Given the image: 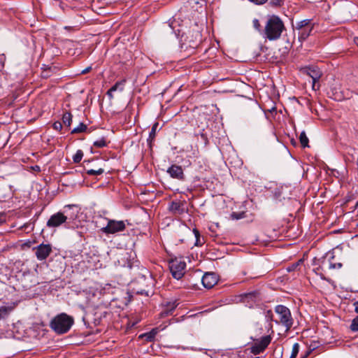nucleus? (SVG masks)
<instances>
[{"label": "nucleus", "mask_w": 358, "mask_h": 358, "mask_svg": "<svg viewBox=\"0 0 358 358\" xmlns=\"http://www.w3.org/2000/svg\"><path fill=\"white\" fill-rule=\"evenodd\" d=\"M117 262L119 266L124 268L123 275H119L117 273L115 275V280L120 287H116L113 285V289H115L113 290V295H115L113 297V301H120V303L118 305V307H120L122 305L127 306L131 300V295L127 289V285L130 282L128 273L131 266L127 262V257L126 260H122V262H120V259H117Z\"/></svg>", "instance_id": "nucleus-1"}, {"label": "nucleus", "mask_w": 358, "mask_h": 358, "mask_svg": "<svg viewBox=\"0 0 358 358\" xmlns=\"http://www.w3.org/2000/svg\"><path fill=\"white\" fill-rule=\"evenodd\" d=\"M285 30L284 22L275 15L268 16L262 29V37L268 41L279 39L282 31Z\"/></svg>", "instance_id": "nucleus-2"}, {"label": "nucleus", "mask_w": 358, "mask_h": 358, "mask_svg": "<svg viewBox=\"0 0 358 358\" xmlns=\"http://www.w3.org/2000/svg\"><path fill=\"white\" fill-rule=\"evenodd\" d=\"M74 323L71 316L66 313H61L55 316L50 322V327L58 334L68 332Z\"/></svg>", "instance_id": "nucleus-3"}, {"label": "nucleus", "mask_w": 358, "mask_h": 358, "mask_svg": "<svg viewBox=\"0 0 358 358\" xmlns=\"http://www.w3.org/2000/svg\"><path fill=\"white\" fill-rule=\"evenodd\" d=\"M275 312L279 317L278 320H275V323L280 324L284 326L287 330H289L294 323L289 309L285 306L278 305L275 308Z\"/></svg>", "instance_id": "nucleus-4"}, {"label": "nucleus", "mask_w": 358, "mask_h": 358, "mask_svg": "<svg viewBox=\"0 0 358 358\" xmlns=\"http://www.w3.org/2000/svg\"><path fill=\"white\" fill-rule=\"evenodd\" d=\"M169 268L173 277L179 280L185 274L186 263L181 259L176 258L169 262Z\"/></svg>", "instance_id": "nucleus-5"}, {"label": "nucleus", "mask_w": 358, "mask_h": 358, "mask_svg": "<svg viewBox=\"0 0 358 358\" xmlns=\"http://www.w3.org/2000/svg\"><path fill=\"white\" fill-rule=\"evenodd\" d=\"M271 341V336H262L260 339L256 340L250 348V352L255 355H259L263 352Z\"/></svg>", "instance_id": "nucleus-6"}, {"label": "nucleus", "mask_w": 358, "mask_h": 358, "mask_svg": "<svg viewBox=\"0 0 358 358\" xmlns=\"http://www.w3.org/2000/svg\"><path fill=\"white\" fill-rule=\"evenodd\" d=\"M304 72L312 78V88L313 90H319L320 85L316 83L320 80L322 73L320 69L317 66L307 67Z\"/></svg>", "instance_id": "nucleus-7"}, {"label": "nucleus", "mask_w": 358, "mask_h": 358, "mask_svg": "<svg viewBox=\"0 0 358 358\" xmlns=\"http://www.w3.org/2000/svg\"><path fill=\"white\" fill-rule=\"evenodd\" d=\"M67 220V217L61 212L53 214L47 222V227L55 228L61 226Z\"/></svg>", "instance_id": "nucleus-8"}, {"label": "nucleus", "mask_w": 358, "mask_h": 358, "mask_svg": "<svg viewBox=\"0 0 358 358\" xmlns=\"http://www.w3.org/2000/svg\"><path fill=\"white\" fill-rule=\"evenodd\" d=\"M36 258L43 261L45 260L52 252V246L50 244H40L34 248Z\"/></svg>", "instance_id": "nucleus-9"}, {"label": "nucleus", "mask_w": 358, "mask_h": 358, "mask_svg": "<svg viewBox=\"0 0 358 358\" xmlns=\"http://www.w3.org/2000/svg\"><path fill=\"white\" fill-rule=\"evenodd\" d=\"M167 173L171 178L178 180L183 181L185 179V176L181 166L177 164H172L166 171Z\"/></svg>", "instance_id": "nucleus-10"}, {"label": "nucleus", "mask_w": 358, "mask_h": 358, "mask_svg": "<svg viewBox=\"0 0 358 358\" xmlns=\"http://www.w3.org/2000/svg\"><path fill=\"white\" fill-rule=\"evenodd\" d=\"M185 41L188 43L189 47H196L201 41V35L199 31H189L185 34Z\"/></svg>", "instance_id": "nucleus-11"}, {"label": "nucleus", "mask_w": 358, "mask_h": 358, "mask_svg": "<svg viewBox=\"0 0 358 358\" xmlns=\"http://www.w3.org/2000/svg\"><path fill=\"white\" fill-rule=\"evenodd\" d=\"M201 282L204 287L212 288L217 282V278L214 273H206L201 278Z\"/></svg>", "instance_id": "nucleus-12"}, {"label": "nucleus", "mask_w": 358, "mask_h": 358, "mask_svg": "<svg viewBox=\"0 0 358 358\" xmlns=\"http://www.w3.org/2000/svg\"><path fill=\"white\" fill-rule=\"evenodd\" d=\"M184 203L181 201H173L169 206V210L173 215H180L185 212Z\"/></svg>", "instance_id": "nucleus-13"}, {"label": "nucleus", "mask_w": 358, "mask_h": 358, "mask_svg": "<svg viewBox=\"0 0 358 358\" xmlns=\"http://www.w3.org/2000/svg\"><path fill=\"white\" fill-rule=\"evenodd\" d=\"M258 296L259 293L257 292L246 293L242 296V301L244 303H250V306H252L253 303H255Z\"/></svg>", "instance_id": "nucleus-14"}, {"label": "nucleus", "mask_w": 358, "mask_h": 358, "mask_svg": "<svg viewBox=\"0 0 358 358\" xmlns=\"http://www.w3.org/2000/svg\"><path fill=\"white\" fill-rule=\"evenodd\" d=\"M15 306V303L2 306L0 307V320H5L8 317L10 313L14 310Z\"/></svg>", "instance_id": "nucleus-15"}, {"label": "nucleus", "mask_w": 358, "mask_h": 358, "mask_svg": "<svg viewBox=\"0 0 358 358\" xmlns=\"http://www.w3.org/2000/svg\"><path fill=\"white\" fill-rule=\"evenodd\" d=\"M158 333V329L157 328L152 329L149 332H146L139 335L138 338L143 339L146 342H152L155 340L156 335Z\"/></svg>", "instance_id": "nucleus-16"}, {"label": "nucleus", "mask_w": 358, "mask_h": 358, "mask_svg": "<svg viewBox=\"0 0 358 358\" xmlns=\"http://www.w3.org/2000/svg\"><path fill=\"white\" fill-rule=\"evenodd\" d=\"M313 29V25L309 26L308 27H305L301 29L298 30V38L300 41H303L307 39V38L310 36L312 30Z\"/></svg>", "instance_id": "nucleus-17"}, {"label": "nucleus", "mask_w": 358, "mask_h": 358, "mask_svg": "<svg viewBox=\"0 0 358 358\" xmlns=\"http://www.w3.org/2000/svg\"><path fill=\"white\" fill-rule=\"evenodd\" d=\"M126 229V224L124 221H115L113 220V234L117 232H120L124 231ZM117 236L113 235V239L116 238Z\"/></svg>", "instance_id": "nucleus-18"}, {"label": "nucleus", "mask_w": 358, "mask_h": 358, "mask_svg": "<svg viewBox=\"0 0 358 358\" xmlns=\"http://www.w3.org/2000/svg\"><path fill=\"white\" fill-rule=\"evenodd\" d=\"M313 25L311 23V20L309 19H305L301 21L296 22L295 28L296 30L301 29L305 27H308L309 26Z\"/></svg>", "instance_id": "nucleus-19"}, {"label": "nucleus", "mask_w": 358, "mask_h": 358, "mask_svg": "<svg viewBox=\"0 0 358 358\" xmlns=\"http://www.w3.org/2000/svg\"><path fill=\"white\" fill-rule=\"evenodd\" d=\"M299 141L302 148H305L309 147V140L304 131L301 132L299 136Z\"/></svg>", "instance_id": "nucleus-20"}, {"label": "nucleus", "mask_w": 358, "mask_h": 358, "mask_svg": "<svg viewBox=\"0 0 358 358\" xmlns=\"http://www.w3.org/2000/svg\"><path fill=\"white\" fill-rule=\"evenodd\" d=\"M73 115L69 112H66L62 116V123L67 127L71 126Z\"/></svg>", "instance_id": "nucleus-21"}, {"label": "nucleus", "mask_w": 358, "mask_h": 358, "mask_svg": "<svg viewBox=\"0 0 358 358\" xmlns=\"http://www.w3.org/2000/svg\"><path fill=\"white\" fill-rule=\"evenodd\" d=\"M246 217V213L244 211L242 212H233L231 214V218L232 220H238L241 219H243Z\"/></svg>", "instance_id": "nucleus-22"}, {"label": "nucleus", "mask_w": 358, "mask_h": 358, "mask_svg": "<svg viewBox=\"0 0 358 358\" xmlns=\"http://www.w3.org/2000/svg\"><path fill=\"white\" fill-rule=\"evenodd\" d=\"M87 127L84 123L81 122L77 127H75L72 131L71 134H78L84 132L87 130Z\"/></svg>", "instance_id": "nucleus-23"}, {"label": "nucleus", "mask_w": 358, "mask_h": 358, "mask_svg": "<svg viewBox=\"0 0 358 358\" xmlns=\"http://www.w3.org/2000/svg\"><path fill=\"white\" fill-rule=\"evenodd\" d=\"M125 83H126V80L125 79H122L120 81L117 82L113 85V92L117 91V90L122 91L123 89H124V87L125 85Z\"/></svg>", "instance_id": "nucleus-24"}, {"label": "nucleus", "mask_w": 358, "mask_h": 358, "mask_svg": "<svg viewBox=\"0 0 358 358\" xmlns=\"http://www.w3.org/2000/svg\"><path fill=\"white\" fill-rule=\"evenodd\" d=\"M299 344L296 343L292 346V354L289 358H296L299 352Z\"/></svg>", "instance_id": "nucleus-25"}, {"label": "nucleus", "mask_w": 358, "mask_h": 358, "mask_svg": "<svg viewBox=\"0 0 358 358\" xmlns=\"http://www.w3.org/2000/svg\"><path fill=\"white\" fill-rule=\"evenodd\" d=\"M83 157V152L82 150H78L76 153L73 157V160L74 163H79Z\"/></svg>", "instance_id": "nucleus-26"}, {"label": "nucleus", "mask_w": 358, "mask_h": 358, "mask_svg": "<svg viewBox=\"0 0 358 358\" xmlns=\"http://www.w3.org/2000/svg\"><path fill=\"white\" fill-rule=\"evenodd\" d=\"M52 69L51 67H48L41 72V77L43 78H48L52 76Z\"/></svg>", "instance_id": "nucleus-27"}, {"label": "nucleus", "mask_w": 358, "mask_h": 358, "mask_svg": "<svg viewBox=\"0 0 358 358\" xmlns=\"http://www.w3.org/2000/svg\"><path fill=\"white\" fill-rule=\"evenodd\" d=\"M350 329L352 331H358V316L355 317L351 322Z\"/></svg>", "instance_id": "nucleus-28"}, {"label": "nucleus", "mask_w": 358, "mask_h": 358, "mask_svg": "<svg viewBox=\"0 0 358 358\" xmlns=\"http://www.w3.org/2000/svg\"><path fill=\"white\" fill-rule=\"evenodd\" d=\"M252 24H253V27L254 28L257 30L260 34L262 36V26L260 24V22L259 21V20L257 19H254L253 21H252Z\"/></svg>", "instance_id": "nucleus-29"}, {"label": "nucleus", "mask_w": 358, "mask_h": 358, "mask_svg": "<svg viewBox=\"0 0 358 358\" xmlns=\"http://www.w3.org/2000/svg\"><path fill=\"white\" fill-rule=\"evenodd\" d=\"M193 232H194L195 238H196V242H195L194 245L196 246L201 245L202 242L201 241L199 231L196 229H194Z\"/></svg>", "instance_id": "nucleus-30"}, {"label": "nucleus", "mask_w": 358, "mask_h": 358, "mask_svg": "<svg viewBox=\"0 0 358 358\" xmlns=\"http://www.w3.org/2000/svg\"><path fill=\"white\" fill-rule=\"evenodd\" d=\"M93 145H94V146H95L96 148H103L106 145V141L103 138H101L99 140L94 141Z\"/></svg>", "instance_id": "nucleus-31"}, {"label": "nucleus", "mask_w": 358, "mask_h": 358, "mask_svg": "<svg viewBox=\"0 0 358 358\" xmlns=\"http://www.w3.org/2000/svg\"><path fill=\"white\" fill-rule=\"evenodd\" d=\"M269 3L273 7H280L284 4V0H270Z\"/></svg>", "instance_id": "nucleus-32"}, {"label": "nucleus", "mask_w": 358, "mask_h": 358, "mask_svg": "<svg viewBox=\"0 0 358 358\" xmlns=\"http://www.w3.org/2000/svg\"><path fill=\"white\" fill-rule=\"evenodd\" d=\"M101 229L106 233H112V220H108L106 227H103Z\"/></svg>", "instance_id": "nucleus-33"}, {"label": "nucleus", "mask_w": 358, "mask_h": 358, "mask_svg": "<svg viewBox=\"0 0 358 358\" xmlns=\"http://www.w3.org/2000/svg\"><path fill=\"white\" fill-rule=\"evenodd\" d=\"M157 127H158L157 122L155 123L152 125L151 131H150V134H149V138L150 139H153L155 138V134H156V129H157Z\"/></svg>", "instance_id": "nucleus-34"}, {"label": "nucleus", "mask_w": 358, "mask_h": 358, "mask_svg": "<svg viewBox=\"0 0 358 358\" xmlns=\"http://www.w3.org/2000/svg\"><path fill=\"white\" fill-rule=\"evenodd\" d=\"M87 174L91 176L100 175L103 173V169H99L98 170L90 169L87 171Z\"/></svg>", "instance_id": "nucleus-35"}, {"label": "nucleus", "mask_w": 358, "mask_h": 358, "mask_svg": "<svg viewBox=\"0 0 358 358\" xmlns=\"http://www.w3.org/2000/svg\"><path fill=\"white\" fill-rule=\"evenodd\" d=\"M302 263V260H299L296 263L293 264L291 266L288 267L287 270L289 271H294L296 268V267Z\"/></svg>", "instance_id": "nucleus-36"}, {"label": "nucleus", "mask_w": 358, "mask_h": 358, "mask_svg": "<svg viewBox=\"0 0 358 358\" xmlns=\"http://www.w3.org/2000/svg\"><path fill=\"white\" fill-rule=\"evenodd\" d=\"M53 128L55 129V130H61L62 128V123L59 122V121H57L55 122L54 124H53Z\"/></svg>", "instance_id": "nucleus-37"}, {"label": "nucleus", "mask_w": 358, "mask_h": 358, "mask_svg": "<svg viewBox=\"0 0 358 358\" xmlns=\"http://www.w3.org/2000/svg\"><path fill=\"white\" fill-rule=\"evenodd\" d=\"M342 267V264L341 263H338V264H332L331 263L330 265H329V268H340Z\"/></svg>", "instance_id": "nucleus-38"}, {"label": "nucleus", "mask_w": 358, "mask_h": 358, "mask_svg": "<svg viewBox=\"0 0 358 358\" xmlns=\"http://www.w3.org/2000/svg\"><path fill=\"white\" fill-rule=\"evenodd\" d=\"M251 2L255 3V4H263L267 0H249Z\"/></svg>", "instance_id": "nucleus-39"}, {"label": "nucleus", "mask_w": 358, "mask_h": 358, "mask_svg": "<svg viewBox=\"0 0 358 358\" xmlns=\"http://www.w3.org/2000/svg\"><path fill=\"white\" fill-rule=\"evenodd\" d=\"M355 311L358 313V300L354 303Z\"/></svg>", "instance_id": "nucleus-40"}, {"label": "nucleus", "mask_w": 358, "mask_h": 358, "mask_svg": "<svg viewBox=\"0 0 358 358\" xmlns=\"http://www.w3.org/2000/svg\"><path fill=\"white\" fill-rule=\"evenodd\" d=\"M266 317H269L271 320H272L273 313H272L271 310H268V311H267Z\"/></svg>", "instance_id": "nucleus-41"}, {"label": "nucleus", "mask_w": 358, "mask_h": 358, "mask_svg": "<svg viewBox=\"0 0 358 358\" xmlns=\"http://www.w3.org/2000/svg\"><path fill=\"white\" fill-rule=\"evenodd\" d=\"M90 69H91V67H87L85 69L83 70L81 73L82 74H85V73H88Z\"/></svg>", "instance_id": "nucleus-42"}, {"label": "nucleus", "mask_w": 358, "mask_h": 358, "mask_svg": "<svg viewBox=\"0 0 358 358\" xmlns=\"http://www.w3.org/2000/svg\"><path fill=\"white\" fill-rule=\"evenodd\" d=\"M112 94H113V92H112V87L109 88L107 91V94L110 96H112Z\"/></svg>", "instance_id": "nucleus-43"}, {"label": "nucleus", "mask_w": 358, "mask_h": 358, "mask_svg": "<svg viewBox=\"0 0 358 358\" xmlns=\"http://www.w3.org/2000/svg\"><path fill=\"white\" fill-rule=\"evenodd\" d=\"M355 43L358 46V38H355Z\"/></svg>", "instance_id": "nucleus-44"}, {"label": "nucleus", "mask_w": 358, "mask_h": 358, "mask_svg": "<svg viewBox=\"0 0 358 358\" xmlns=\"http://www.w3.org/2000/svg\"><path fill=\"white\" fill-rule=\"evenodd\" d=\"M138 293H140L141 294H143V290H141V291H140V292H138Z\"/></svg>", "instance_id": "nucleus-45"}, {"label": "nucleus", "mask_w": 358, "mask_h": 358, "mask_svg": "<svg viewBox=\"0 0 358 358\" xmlns=\"http://www.w3.org/2000/svg\"><path fill=\"white\" fill-rule=\"evenodd\" d=\"M36 170L39 169V166H36Z\"/></svg>", "instance_id": "nucleus-46"}, {"label": "nucleus", "mask_w": 358, "mask_h": 358, "mask_svg": "<svg viewBox=\"0 0 358 358\" xmlns=\"http://www.w3.org/2000/svg\"><path fill=\"white\" fill-rule=\"evenodd\" d=\"M36 170L39 169V166H36Z\"/></svg>", "instance_id": "nucleus-47"}, {"label": "nucleus", "mask_w": 358, "mask_h": 358, "mask_svg": "<svg viewBox=\"0 0 358 358\" xmlns=\"http://www.w3.org/2000/svg\"><path fill=\"white\" fill-rule=\"evenodd\" d=\"M301 358H304V357H301Z\"/></svg>", "instance_id": "nucleus-48"}]
</instances>
